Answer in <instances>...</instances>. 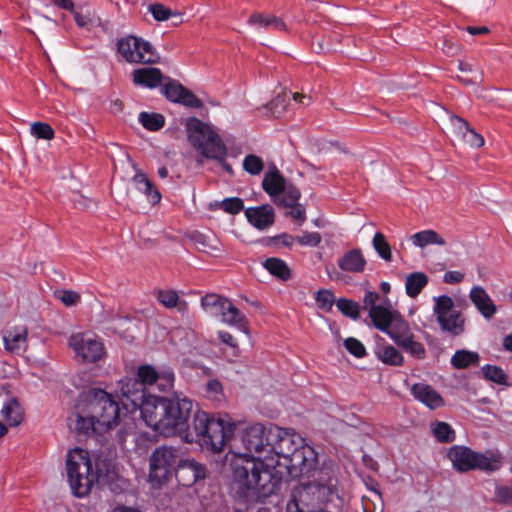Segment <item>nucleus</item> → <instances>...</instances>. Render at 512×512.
Masks as SVG:
<instances>
[{
  "mask_svg": "<svg viewBox=\"0 0 512 512\" xmlns=\"http://www.w3.org/2000/svg\"><path fill=\"white\" fill-rule=\"evenodd\" d=\"M182 451L172 446H160L149 457L148 481L154 488H160L174 472L182 460Z\"/></svg>",
  "mask_w": 512,
  "mask_h": 512,
  "instance_id": "nucleus-10",
  "label": "nucleus"
},
{
  "mask_svg": "<svg viewBox=\"0 0 512 512\" xmlns=\"http://www.w3.org/2000/svg\"><path fill=\"white\" fill-rule=\"evenodd\" d=\"M466 30L471 35L487 34L489 32V28L486 26H481V27L468 26L466 28Z\"/></svg>",
  "mask_w": 512,
  "mask_h": 512,
  "instance_id": "nucleus-59",
  "label": "nucleus"
},
{
  "mask_svg": "<svg viewBox=\"0 0 512 512\" xmlns=\"http://www.w3.org/2000/svg\"><path fill=\"white\" fill-rule=\"evenodd\" d=\"M494 495L498 502L512 505V486L497 485Z\"/></svg>",
  "mask_w": 512,
  "mask_h": 512,
  "instance_id": "nucleus-50",
  "label": "nucleus"
},
{
  "mask_svg": "<svg viewBox=\"0 0 512 512\" xmlns=\"http://www.w3.org/2000/svg\"><path fill=\"white\" fill-rule=\"evenodd\" d=\"M73 13L76 24L81 28L90 29L98 21L89 11L86 13L74 11Z\"/></svg>",
  "mask_w": 512,
  "mask_h": 512,
  "instance_id": "nucleus-49",
  "label": "nucleus"
},
{
  "mask_svg": "<svg viewBox=\"0 0 512 512\" xmlns=\"http://www.w3.org/2000/svg\"><path fill=\"white\" fill-rule=\"evenodd\" d=\"M372 245L377 252V254L385 261H391L392 260V252L391 247L389 243L387 242L385 236L380 233L376 232L373 240Z\"/></svg>",
  "mask_w": 512,
  "mask_h": 512,
  "instance_id": "nucleus-39",
  "label": "nucleus"
},
{
  "mask_svg": "<svg viewBox=\"0 0 512 512\" xmlns=\"http://www.w3.org/2000/svg\"><path fill=\"white\" fill-rule=\"evenodd\" d=\"M273 242L277 246L289 247L291 248L295 243H297V236H293L287 233H282L273 238Z\"/></svg>",
  "mask_w": 512,
  "mask_h": 512,
  "instance_id": "nucleus-55",
  "label": "nucleus"
},
{
  "mask_svg": "<svg viewBox=\"0 0 512 512\" xmlns=\"http://www.w3.org/2000/svg\"><path fill=\"white\" fill-rule=\"evenodd\" d=\"M111 512H141L137 509L125 507V506H118L115 507Z\"/></svg>",
  "mask_w": 512,
  "mask_h": 512,
  "instance_id": "nucleus-63",
  "label": "nucleus"
},
{
  "mask_svg": "<svg viewBox=\"0 0 512 512\" xmlns=\"http://www.w3.org/2000/svg\"><path fill=\"white\" fill-rule=\"evenodd\" d=\"M218 338L225 344L229 345L232 348H237V343L234 340L233 336L226 331H219Z\"/></svg>",
  "mask_w": 512,
  "mask_h": 512,
  "instance_id": "nucleus-57",
  "label": "nucleus"
},
{
  "mask_svg": "<svg viewBox=\"0 0 512 512\" xmlns=\"http://www.w3.org/2000/svg\"><path fill=\"white\" fill-rule=\"evenodd\" d=\"M227 156H228V151L226 150V153H225V155L223 156V158H222V159H215V160H216V161H218V162L221 164V166L223 167V169H224L227 173L232 174V173H233L232 167H231V165H230V164H228V163L226 162V158H227Z\"/></svg>",
  "mask_w": 512,
  "mask_h": 512,
  "instance_id": "nucleus-60",
  "label": "nucleus"
},
{
  "mask_svg": "<svg viewBox=\"0 0 512 512\" xmlns=\"http://www.w3.org/2000/svg\"><path fill=\"white\" fill-rule=\"evenodd\" d=\"M31 134L37 138L51 140L54 137V131L50 125L43 122H35L30 128Z\"/></svg>",
  "mask_w": 512,
  "mask_h": 512,
  "instance_id": "nucleus-47",
  "label": "nucleus"
},
{
  "mask_svg": "<svg viewBox=\"0 0 512 512\" xmlns=\"http://www.w3.org/2000/svg\"><path fill=\"white\" fill-rule=\"evenodd\" d=\"M175 376L170 368L156 369L152 365H141L137 378H124L119 382L123 405L126 410L136 412L151 394L144 387L156 385L161 392H169L174 386Z\"/></svg>",
  "mask_w": 512,
  "mask_h": 512,
  "instance_id": "nucleus-4",
  "label": "nucleus"
},
{
  "mask_svg": "<svg viewBox=\"0 0 512 512\" xmlns=\"http://www.w3.org/2000/svg\"><path fill=\"white\" fill-rule=\"evenodd\" d=\"M185 130L190 145L207 159H222L226 153V145L210 124L196 117H190L185 122Z\"/></svg>",
  "mask_w": 512,
  "mask_h": 512,
  "instance_id": "nucleus-8",
  "label": "nucleus"
},
{
  "mask_svg": "<svg viewBox=\"0 0 512 512\" xmlns=\"http://www.w3.org/2000/svg\"><path fill=\"white\" fill-rule=\"evenodd\" d=\"M433 301V311L441 328L453 335L462 333L464 320L460 312L454 309L452 298L441 295L434 297Z\"/></svg>",
  "mask_w": 512,
  "mask_h": 512,
  "instance_id": "nucleus-14",
  "label": "nucleus"
},
{
  "mask_svg": "<svg viewBox=\"0 0 512 512\" xmlns=\"http://www.w3.org/2000/svg\"><path fill=\"white\" fill-rule=\"evenodd\" d=\"M411 393L416 400L423 403L429 409H436L444 404L443 398L431 386L424 383H416L411 387Z\"/></svg>",
  "mask_w": 512,
  "mask_h": 512,
  "instance_id": "nucleus-20",
  "label": "nucleus"
},
{
  "mask_svg": "<svg viewBox=\"0 0 512 512\" xmlns=\"http://www.w3.org/2000/svg\"><path fill=\"white\" fill-rule=\"evenodd\" d=\"M132 75L135 85L149 89L158 87L163 79L160 69L153 67L136 69Z\"/></svg>",
  "mask_w": 512,
  "mask_h": 512,
  "instance_id": "nucleus-23",
  "label": "nucleus"
},
{
  "mask_svg": "<svg viewBox=\"0 0 512 512\" xmlns=\"http://www.w3.org/2000/svg\"><path fill=\"white\" fill-rule=\"evenodd\" d=\"M428 284V276L423 272H413L407 275L405 280L406 294L416 298L422 289Z\"/></svg>",
  "mask_w": 512,
  "mask_h": 512,
  "instance_id": "nucleus-29",
  "label": "nucleus"
},
{
  "mask_svg": "<svg viewBox=\"0 0 512 512\" xmlns=\"http://www.w3.org/2000/svg\"><path fill=\"white\" fill-rule=\"evenodd\" d=\"M410 241L415 247L424 248L429 245L444 246L446 241L436 231L427 229L410 236Z\"/></svg>",
  "mask_w": 512,
  "mask_h": 512,
  "instance_id": "nucleus-28",
  "label": "nucleus"
},
{
  "mask_svg": "<svg viewBox=\"0 0 512 512\" xmlns=\"http://www.w3.org/2000/svg\"><path fill=\"white\" fill-rule=\"evenodd\" d=\"M6 350L20 354L25 351L27 342V329L24 326H15L7 329L3 335Z\"/></svg>",
  "mask_w": 512,
  "mask_h": 512,
  "instance_id": "nucleus-21",
  "label": "nucleus"
},
{
  "mask_svg": "<svg viewBox=\"0 0 512 512\" xmlns=\"http://www.w3.org/2000/svg\"><path fill=\"white\" fill-rule=\"evenodd\" d=\"M288 208H290L288 215L293 220L297 221L298 225H302L306 219L305 209L299 203L289 206Z\"/></svg>",
  "mask_w": 512,
  "mask_h": 512,
  "instance_id": "nucleus-54",
  "label": "nucleus"
},
{
  "mask_svg": "<svg viewBox=\"0 0 512 512\" xmlns=\"http://www.w3.org/2000/svg\"><path fill=\"white\" fill-rule=\"evenodd\" d=\"M338 267L349 273H362L366 267V259L359 249L344 253L337 261Z\"/></svg>",
  "mask_w": 512,
  "mask_h": 512,
  "instance_id": "nucleus-22",
  "label": "nucleus"
},
{
  "mask_svg": "<svg viewBox=\"0 0 512 512\" xmlns=\"http://www.w3.org/2000/svg\"><path fill=\"white\" fill-rule=\"evenodd\" d=\"M336 306L339 311L347 317L352 319H357L359 317V305L352 300L341 298L336 302Z\"/></svg>",
  "mask_w": 512,
  "mask_h": 512,
  "instance_id": "nucleus-44",
  "label": "nucleus"
},
{
  "mask_svg": "<svg viewBox=\"0 0 512 512\" xmlns=\"http://www.w3.org/2000/svg\"><path fill=\"white\" fill-rule=\"evenodd\" d=\"M300 198V192L297 188L293 186H286L283 189V192L277 197V200L274 201L277 205L289 207L298 203Z\"/></svg>",
  "mask_w": 512,
  "mask_h": 512,
  "instance_id": "nucleus-41",
  "label": "nucleus"
},
{
  "mask_svg": "<svg viewBox=\"0 0 512 512\" xmlns=\"http://www.w3.org/2000/svg\"><path fill=\"white\" fill-rule=\"evenodd\" d=\"M149 11L157 21H165L171 15V10L161 4L150 5Z\"/></svg>",
  "mask_w": 512,
  "mask_h": 512,
  "instance_id": "nucleus-52",
  "label": "nucleus"
},
{
  "mask_svg": "<svg viewBox=\"0 0 512 512\" xmlns=\"http://www.w3.org/2000/svg\"><path fill=\"white\" fill-rule=\"evenodd\" d=\"M206 391L208 396L213 400H221L223 396L222 384L216 379H212L207 382Z\"/></svg>",
  "mask_w": 512,
  "mask_h": 512,
  "instance_id": "nucleus-51",
  "label": "nucleus"
},
{
  "mask_svg": "<svg viewBox=\"0 0 512 512\" xmlns=\"http://www.w3.org/2000/svg\"><path fill=\"white\" fill-rule=\"evenodd\" d=\"M398 346L414 358L423 359L425 357V348L422 343L415 340L414 334L402 341Z\"/></svg>",
  "mask_w": 512,
  "mask_h": 512,
  "instance_id": "nucleus-37",
  "label": "nucleus"
},
{
  "mask_svg": "<svg viewBox=\"0 0 512 512\" xmlns=\"http://www.w3.org/2000/svg\"><path fill=\"white\" fill-rule=\"evenodd\" d=\"M447 457L452 463V467L458 472L476 469L492 472L498 470L501 466V456L499 453L492 451L478 453L461 445L450 447Z\"/></svg>",
  "mask_w": 512,
  "mask_h": 512,
  "instance_id": "nucleus-9",
  "label": "nucleus"
},
{
  "mask_svg": "<svg viewBox=\"0 0 512 512\" xmlns=\"http://www.w3.org/2000/svg\"><path fill=\"white\" fill-rule=\"evenodd\" d=\"M162 92L170 102L179 103L189 108L202 106L201 100L177 81L169 80L164 84Z\"/></svg>",
  "mask_w": 512,
  "mask_h": 512,
  "instance_id": "nucleus-15",
  "label": "nucleus"
},
{
  "mask_svg": "<svg viewBox=\"0 0 512 512\" xmlns=\"http://www.w3.org/2000/svg\"><path fill=\"white\" fill-rule=\"evenodd\" d=\"M346 350L357 358H362L366 355V348L361 341L354 337H348L343 342Z\"/></svg>",
  "mask_w": 512,
  "mask_h": 512,
  "instance_id": "nucleus-46",
  "label": "nucleus"
},
{
  "mask_svg": "<svg viewBox=\"0 0 512 512\" xmlns=\"http://www.w3.org/2000/svg\"><path fill=\"white\" fill-rule=\"evenodd\" d=\"M249 223L258 230H265L274 223V210L266 204L258 207H249L245 210Z\"/></svg>",
  "mask_w": 512,
  "mask_h": 512,
  "instance_id": "nucleus-19",
  "label": "nucleus"
},
{
  "mask_svg": "<svg viewBox=\"0 0 512 512\" xmlns=\"http://www.w3.org/2000/svg\"><path fill=\"white\" fill-rule=\"evenodd\" d=\"M58 298L66 306H73L78 303L80 296L78 293H76L74 291L64 290V291H60L58 293Z\"/></svg>",
  "mask_w": 512,
  "mask_h": 512,
  "instance_id": "nucleus-53",
  "label": "nucleus"
},
{
  "mask_svg": "<svg viewBox=\"0 0 512 512\" xmlns=\"http://www.w3.org/2000/svg\"><path fill=\"white\" fill-rule=\"evenodd\" d=\"M278 103H280V100L279 99H276L274 101H272L269 106L267 107V109L270 110V114L272 116H278L280 114V110H277V106H278Z\"/></svg>",
  "mask_w": 512,
  "mask_h": 512,
  "instance_id": "nucleus-61",
  "label": "nucleus"
},
{
  "mask_svg": "<svg viewBox=\"0 0 512 512\" xmlns=\"http://www.w3.org/2000/svg\"><path fill=\"white\" fill-rule=\"evenodd\" d=\"M201 307L208 315L221 317L223 323L237 327L248 334L245 315L227 298L217 294H207L201 299Z\"/></svg>",
  "mask_w": 512,
  "mask_h": 512,
  "instance_id": "nucleus-11",
  "label": "nucleus"
},
{
  "mask_svg": "<svg viewBox=\"0 0 512 512\" xmlns=\"http://www.w3.org/2000/svg\"><path fill=\"white\" fill-rule=\"evenodd\" d=\"M503 347L505 350L512 352V335H507L503 339Z\"/></svg>",
  "mask_w": 512,
  "mask_h": 512,
  "instance_id": "nucleus-62",
  "label": "nucleus"
},
{
  "mask_svg": "<svg viewBox=\"0 0 512 512\" xmlns=\"http://www.w3.org/2000/svg\"><path fill=\"white\" fill-rule=\"evenodd\" d=\"M50 3L62 9L74 12V3L72 0H50Z\"/></svg>",
  "mask_w": 512,
  "mask_h": 512,
  "instance_id": "nucleus-58",
  "label": "nucleus"
},
{
  "mask_svg": "<svg viewBox=\"0 0 512 512\" xmlns=\"http://www.w3.org/2000/svg\"><path fill=\"white\" fill-rule=\"evenodd\" d=\"M321 239L318 232L304 231L300 236H297V243L305 247H316L320 244Z\"/></svg>",
  "mask_w": 512,
  "mask_h": 512,
  "instance_id": "nucleus-48",
  "label": "nucleus"
},
{
  "mask_svg": "<svg viewBox=\"0 0 512 512\" xmlns=\"http://www.w3.org/2000/svg\"><path fill=\"white\" fill-rule=\"evenodd\" d=\"M211 207L223 209L229 214H237L243 209V201L238 197L225 198L222 201H215Z\"/></svg>",
  "mask_w": 512,
  "mask_h": 512,
  "instance_id": "nucleus-42",
  "label": "nucleus"
},
{
  "mask_svg": "<svg viewBox=\"0 0 512 512\" xmlns=\"http://www.w3.org/2000/svg\"><path fill=\"white\" fill-rule=\"evenodd\" d=\"M459 69L462 72H474L472 65L469 64V63L460 62L459 63Z\"/></svg>",
  "mask_w": 512,
  "mask_h": 512,
  "instance_id": "nucleus-64",
  "label": "nucleus"
},
{
  "mask_svg": "<svg viewBox=\"0 0 512 512\" xmlns=\"http://www.w3.org/2000/svg\"><path fill=\"white\" fill-rule=\"evenodd\" d=\"M0 415L8 426L16 427L22 422L24 411L15 398H10L3 404Z\"/></svg>",
  "mask_w": 512,
  "mask_h": 512,
  "instance_id": "nucleus-25",
  "label": "nucleus"
},
{
  "mask_svg": "<svg viewBox=\"0 0 512 512\" xmlns=\"http://www.w3.org/2000/svg\"><path fill=\"white\" fill-rule=\"evenodd\" d=\"M263 168L262 159L254 154L247 155L243 160V169L251 175H259Z\"/></svg>",
  "mask_w": 512,
  "mask_h": 512,
  "instance_id": "nucleus-43",
  "label": "nucleus"
},
{
  "mask_svg": "<svg viewBox=\"0 0 512 512\" xmlns=\"http://www.w3.org/2000/svg\"><path fill=\"white\" fill-rule=\"evenodd\" d=\"M248 24L256 28L283 30L285 24L283 21L274 15L253 14L248 19Z\"/></svg>",
  "mask_w": 512,
  "mask_h": 512,
  "instance_id": "nucleus-30",
  "label": "nucleus"
},
{
  "mask_svg": "<svg viewBox=\"0 0 512 512\" xmlns=\"http://www.w3.org/2000/svg\"><path fill=\"white\" fill-rule=\"evenodd\" d=\"M124 418L114 397L100 388L82 392L67 417V427L79 435L103 436Z\"/></svg>",
  "mask_w": 512,
  "mask_h": 512,
  "instance_id": "nucleus-2",
  "label": "nucleus"
},
{
  "mask_svg": "<svg viewBox=\"0 0 512 512\" xmlns=\"http://www.w3.org/2000/svg\"><path fill=\"white\" fill-rule=\"evenodd\" d=\"M65 472L70 490L77 498L88 496L101 475L89 451L80 447L68 450Z\"/></svg>",
  "mask_w": 512,
  "mask_h": 512,
  "instance_id": "nucleus-7",
  "label": "nucleus"
},
{
  "mask_svg": "<svg viewBox=\"0 0 512 512\" xmlns=\"http://www.w3.org/2000/svg\"><path fill=\"white\" fill-rule=\"evenodd\" d=\"M483 377L498 385H508V376L504 370L496 365H484L481 368Z\"/></svg>",
  "mask_w": 512,
  "mask_h": 512,
  "instance_id": "nucleus-34",
  "label": "nucleus"
},
{
  "mask_svg": "<svg viewBox=\"0 0 512 512\" xmlns=\"http://www.w3.org/2000/svg\"><path fill=\"white\" fill-rule=\"evenodd\" d=\"M469 299L485 319H491L496 314L497 307L482 286H473L469 292Z\"/></svg>",
  "mask_w": 512,
  "mask_h": 512,
  "instance_id": "nucleus-18",
  "label": "nucleus"
},
{
  "mask_svg": "<svg viewBox=\"0 0 512 512\" xmlns=\"http://www.w3.org/2000/svg\"><path fill=\"white\" fill-rule=\"evenodd\" d=\"M464 279V274L460 271H447L443 276V281L447 284H457Z\"/></svg>",
  "mask_w": 512,
  "mask_h": 512,
  "instance_id": "nucleus-56",
  "label": "nucleus"
},
{
  "mask_svg": "<svg viewBox=\"0 0 512 512\" xmlns=\"http://www.w3.org/2000/svg\"><path fill=\"white\" fill-rule=\"evenodd\" d=\"M374 353L377 359L385 365L400 366L404 361L403 355L394 346L386 342L378 343Z\"/></svg>",
  "mask_w": 512,
  "mask_h": 512,
  "instance_id": "nucleus-24",
  "label": "nucleus"
},
{
  "mask_svg": "<svg viewBox=\"0 0 512 512\" xmlns=\"http://www.w3.org/2000/svg\"><path fill=\"white\" fill-rule=\"evenodd\" d=\"M315 300L318 308L323 312L330 311L335 302L332 292L324 289L317 292Z\"/></svg>",
  "mask_w": 512,
  "mask_h": 512,
  "instance_id": "nucleus-45",
  "label": "nucleus"
},
{
  "mask_svg": "<svg viewBox=\"0 0 512 512\" xmlns=\"http://www.w3.org/2000/svg\"><path fill=\"white\" fill-rule=\"evenodd\" d=\"M363 304L374 326L387 334L397 345L413 334L409 324L392 309L388 298H381L378 293L368 291Z\"/></svg>",
  "mask_w": 512,
  "mask_h": 512,
  "instance_id": "nucleus-6",
  "label": "nucleus"
},
{
  "mask_svg": "<svg viewBox=\"0 0 512 512\" xmlns=\"http://www.w3.org/2000/svg\"><path fill=\"white\" fill-rule=\"evenodd\" d=\"M133 183L136 189L145 195L147 201L152 205L160 202L161 194L158 189L149 181L146 175L142 172H137L133 177Z\"/></svg>",
  "mask_w": 512,
  "mask_h": 512,
  "instance_id": "nucleus-26",
  "label": "nucleus"
},
{
  "mask_svg": "<svg viewBox=\"0 0 512 512\" xmlns=\"http://www.w3.org/2000/svg\"><path fill=\"white\" fill-rule=\"evenodd\" d=\"M362 508L364 512H383L384 503L378 491H372L369 496L362 497Z\"/></svg>",
  "mask_w": 512,
  "mask_h": 512,
  "instance_id": "nucleus-38",
  "label": "nucleus"
},
{
  "mask_svg": "<svg viewBox=\"0 0 512 512\" xmlns=\"http://www.w3.org/2000/svg\"><path fill=\"white\" fill-rule=\"evenodd\" d=\"M262 266L274 277H277L280 280H288L291 276V271L286 264V262L280 258H268L263 263Z\"/></svg>",
  "mask_w": 512,
  "mask_h": 512,
  "instance_id": "nucleus-31",
  "label": "nucleus"
},
{
  "mask_svg": "<svg viewBox=\"0 0 512 512\" xmlns=\"http://www.w3.org/2000/svg\"><path fill=\"white\" fill-rule=\"evenodd\" d=\"M157 299L168 309L176 308L181 313H184L187 310L186 301L180 299L176 291L161 290L158 292Z\"/></svg>",
  "mask_w": 512,
  "mask_h": 512,
  "instance_id": "nucleus-32",
  "label": "nucleus"
},
{
  "mask_svg": "<svg viewBox=\"0 0 512 512\" xmlns=\"http://www.w3.org/2000/svg\"><path fill=\"white\" fill-rule=\"evenodd\" d=\"M262 185L264 190L272 198L273 202L277 200V197L287 186L285 179L280 175L278 171L268 172L263 178Z\"/></svg>",
  "mask_w": 512,
  "mask_h": 512,
  "instance_id": "nucleus-27",
  "label": "nucleus"
},
{
  "mask_svg": "<svg viewBox=\"0 0 512 512\" xmlns=\"http://www.w3.org/2000/svg\"><path fill=\"white\" fill-rule=\"evenodd\" d=\"M68 345L74 351L76 358L84 363L98 362L106 354L103 342L92 332L72 333Z\"/></svg>",
  "mask_w": 512,
  "mask_h": 512,
  "instance_id": "nucleus-12",
  "label": "nucleus"
},
{
  "mask_svg": "<svg viewBox=\"0 0 512 512\" xmlns=\"http://www.w3.org/2000/svg\"><path fill=\"white\" fill-rule=\"evenodd\" d=\"M450 122L455 135L463 142L473 148H480L484 144V138L477 133L470 125L458 116H450Z\"/></svg>",
  "mask_w": 512,
  "mask_h": 512,
  "instance_id": "nucleus-17",
  "label": "nucleus"
},
{
  "mask_svg": "<svg viewBox=\"0 0 512 512\" xmlns=\"http://www.w3.org/2000/svg\"><path fill=\"white\" fill-rule=\"evenodd\" d=\"M479 362V354L468 350H458L451 357V364L457 369H465Z\"/></svg>",
  "mask_w": 512,
  "mask_h": 512,
  "instance_id": "nucleus-33",
  "label": "nucleus"
},
{
  "mask_svg": "<svg viewBox=\"0 0 512 512\" xmlns=\"http://www.w3.org/2000/svg\"><path fill=\"white\" fill-rule=\"evenodd\" d=\"M195 245L199 250L212 255L221 250L220 243L216 238L205 235L196 236Z\"/></svg>",
  "mask_w": 512,
  "mask_h": 512,
  "instance_id": "nucleus-40",
  "label": "nucleus"
},
{
  "mask_svg": "<svg viewBox=\"0 0 512 512\" xmlns=\"http://www.w3.org/2000/svg\"><path fill=\"white\" fill-rule=\"evenodd\" d=\"M234 431L235 423L228 415L214 417L199 410L194 414L192 432L186 433L185 441L198 443L212 452L220 453L228 443H230V447L236 441V439L231 441ZM239 439L240 437L237 438V440ZM228 454H226V458H228ZM227 462L229 463V461Z\"/></svg>",
  "mask_w": 512,
  "mask_h": 512,
  "instance_id": "nucleus-5",
  "label": "nucleus"
},
{
  "mask_svg": "<svg viewBox=\"0 0 512 512\" xmlns=\"http://www.w3.org/2000/svg\"><path fill=\"white\" fill-rule=\"evenodd\" d=\"M176 477L184 486H190L206 477V468L194 459H183L176 470Z\"/></svg>",
  "mask_w": 512,
  "mask_h": 512,
  "instance_id": "nucleus-16",
  "label": "nucleus"
},
{
  "mask_svg": "<svg viewBox=\"0 0 512 512\" xmlns=\"http://www.w3.org/2000/svg\"><path fill=\"white\" fill-rule=\"evenodd\" d=\"M227 459L233 489L246 502L276 495L285 469L291 477L309 475L293 489L286 512H342L336 478L316 468L315 449L292 429L254 423L231 444Z\"/></svg>",
  "mask_w": 512,
  "mask_h": 512,
  "instance_id": "nucleus-1",
  "label": "nucleus"
},
{
  "mask_svg": "<svg viewBox=\"0 0 512 512\" xmlns=\"http://www.w3.org/2000/svg\"><path fill=\"white\" fill-rule=\"evenodd\" d=\"M431 431L439 442H451L455 435L451 426L446 422L436 421L431 424Z\"/></svg>",
  "mask_w": 512,
  "mask_h": 512,
  "instance_id": "nucleus-36",
  "label": "nucleus"
},
{
  "mask_svg": "<svg viewBox=\"0 0 512 512\" xmlns=\"http://www.w3.org/2000/svg\"><path fill=\"white\" fill-rule=\"evenodd\" d=\"M138 119L142 126L150 131H157L165 124V118L159 113L141 112Z\"/></svg>",
  "mask_w": 512,
  "mask_h": 512,
  "instance_id": "nucleus-35",
  "label": "nucleus"
},
{
  "mask_svg": "<svg viewBox=\"0 0 512 512\" xmlns=\"http://www.w3.org/2000/svg\"><path fill=\"white\" fill-rule=\"evenodd\" d=\"M193 403L185 397L164 398L149 396L141 406L140 415L148 427L165 437L180 436L192 432L188 421Z\"/></svg>",
  "mask_w": 512,
  "mask_h": 512,
  "instance_id": "nucleus-3",
  "label": "nucleus"
},
{
  "mask_svg": "<svg viewBox=\"0 0 512 512\" xmlns=\"http://www.w3.org/2000/svg\"><path fill=\"white\" fill-rule=\"evenodd\" d=\"M119 54L130 63H156L159 55L154 47L142 38L126 36L117 42Z\"/></svg>",
  "mask_w": 512,
  "mask_h": 512,
  "instance_id": "nucleus-13",
  "label": "nucleus"
}]
</instances>
